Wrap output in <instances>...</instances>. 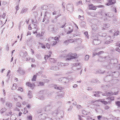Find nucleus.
Returning <instances> with one entry per match:
<instances>
[{
	"label": "nucleus",
	"mask_w": 120,
	"mask_h": 120,
	"mask_svg": "<svg viewBox=\"0 0 120 120\" xmlns=\"http://www.w3.org/2000/svg\"><path fill=\"white\" fill-rule=\"evenodd\" d=\"M49 30H51L53 33H55L57 32L58 28L53 25H50L49 27Z\"/></svg>",
	"instance_id": "obj_1"
},
{
	"label": "nucleus",
	"mask_w": 120,
	"mask_h": 120,
	"mask_svg": "<svg viewBox=\"0 0 120 120\" xmlns=\"http://www.w3.org/2000/svg\"><path fill=\"white\" fill-rule=\"evenodd\" d=\"M64 114L63 111L60 110L59 109L55 110L53 113V115L54 116H56L57 115H62L61 116Z\"/></svg>",
	"instance_id": "obj_2"
},
{
	"label": "nucleus",
	"mask_w": 120,
	"mask_h": 120,
	"mask_svg": "<svg viewBox=\"0 0 120 120\" xmlns=\"http://www.w3.org/2000/svg\"><path fill=\"white\" fill-rule=\"evenodd\" d=\"M108 74L110 75H112L115 77H117L118 76L119 73L118 71H114L112 72L111 71H109L108 73Z\"/></svg>",
	"instance_id": "obj_3"
},
{
	"label": "nucleus",
	"mask_w": 120,
	"mask_h": 120,
	"mask_svg": "<svg viewBox=\"0 0 120 120\" xmlns=\"http://www.w3.org/2000/svg\"><path fill=\"white\" fill-rule=\"evenodd\" d=\"M113 77L111 75L109 74L106 76L104 78V80L105 82H109L112 79Z\"/></svg>",
	"instance_id": "obj_4"
},
{
	"label": "nucleus",
	"mask_w": 120,
	"mask_h": 120,
	"mask_svg": "<svg viewBox=\"0 0 120 120\" xmlns=\"http://www.w3.org/2000/svg\"><path fill=\"white\" fill-rule=\"evenodd\" d=\"M59 82L62 83H66L68 81V80L64 77H62L59 79Z\"/></svg>",
	"instance_id": "obj_5"
},
{
	"label": "nucleus",
	"mask_w": 120,
	"mask_h": 120,
	"mask_svg": "<svg viewBox=\"0 0 120 120\" xmlns=\"http://www.w3.org/2000/svg\"><path fill=\"white\" fill-rule=\"evenodd\" d=\"M108 2L106 4V5L109 6L113 4L116 3V0H108Z\"/></svg>",
	"instance_id": "obj_6"
},
{
	"label": "nucleus",
	"mask_w": 120,
	"mask_h": 120,
	"mask_svg": "<svg viewBox=\"0 0 120 120\" xmlns=\"http://www.w3.org/2000/svg\"><path fill=\"white\" fill-rule=\"evenodd\" d=\"M93 42V44L96 45H98L100 43V40H98L97 37L96 39H94Z\"/></svg>",
	"instance_id": "obj_7"
},
{
	"label": "nucleus",
	"mask_w": 120,
	"mask_h": 120,
	"mask_svg": "<svg viewBox=\"0 0 120 120\" xmlns=\"http://www.w3.org/2000/svg\"><path fill=\"white\" fill-rule=\"evenodd\" d=\"M57 65L60 66H68V63H64L61 62H59L58 63Z\"/></svg>",
	"instance_id": "obj_8"
},
{
	"label": "nucleus",
	"mask_w": 120,
	"mask_h": 120,
	"mask_svg": "<svg viewBox=\"0 0 120 120\" xmlns=\"http://www.w3.org/2000/svg\"><path fill=\"white\" fill-rule=\"evenodd\" d=\"M72 53H70L67 54L66 56V57L67 58L66 59V60H70L72 59Z\"/></svg>",
	"instance_id": "obj_9"
},
{
	"label": "nucleus",
	"mask_w": 120,
	"mask_h": 120,
	"mask_svg": "<svg viewBox=\"0 0 120 120\" xmlns=\"http://www.w3.org/2000/svg\"><path fill=\"white\" fill-rule=\"evenodd\" d=\"M63 96V94H62V93H61V92H60L57 93L56 96V99H58L62 97Z\"/></svg>",
	"instance_id": "obj_10"
},
{
	"label": "nucleus",
	"mask_w": 120,
	"mask_h": 120,
	"mask_svg": "<svg viewBox=\"0 0 120 120\" xmlns=\"http://www.w3.org/2000/svg\"><path fill=\"white\" fill-rule=\"evenodd\" d=\"M106 39H109V40L105 42V44H108L112 43V42L113 40H110V39H111V38L109 36L107 37Z\"/></svg>",
	"instance_id": "obj_11"
},
{
	"label": "nucleus",
	"mask_w": 120,
	"mask_h": 120,
	"mask_svg": "<svg viewBox=\"0 0 120 120\" xmlns=\"http://www.w3.org/2000/svg\"><path fill=\"white\" fill-rule=\"evenodd\" d=\"M109 58L108 56H106L105 57H100L99 59L98 60L101 62H102L105 60V59L107 60Z\"/></svg>",
	"instance_id": "obj_12"
},
{
	"label": "nucleus",
	"mask_w": 120,
	"mask_h": 120,
	"mask_svg": "<svg viewBox=\"0 0 120 120\" xmlns=\"http://www.w3.org/2000/svg\"><path fill=\"white\" fill-rule=\"evenodd\" d=\"M46 105L45 107L44 108L45 111H48L51 108L50 107V105L49 104L48 105Z\"/></svg>",
	"instance_id": "obj_13"
},
{
	"label": "nucleus",
	"mask_w": 120,
	"mask_h": 120,
	"mask_svg": "<svg viewBox=\"0 0 120 120\" xmlns=\"http://www.w3.org/2000/svg\"><path fill=\"white\" fill-rule=\"evenodd\" d=\"M12 104L11 103L9 102H6V106L7 108H10L12 106Z\"/></svg>",
	"instance_id": "obj_14"
},
{
	"label": "nucleus",
	"mask_w": 120,
	"mask_h": 120,
	"mask_svg": "<svg viewBox=\"0 0 120 120\" xmlns=\"http://www.w3.org/2000/svg\"><path fill=\"white\" fill-rule=\"evenodd\" d=\"M17 72L20 74H23L24 73V72L23 71L21 68H19L18 70L17 71Z\"/></svg>",
	"instance_id": "obj_15"
},
{
	"label": "nucleus",
	"mask_w": 120,
	"mask_h": 120,
	"mask_svg": "<svg viewBox=\"0 0 120 120\" xmlns=\"http://www.w3.org/2000/svg\"><path fill=\"white\" fill-rule=\"evenodd\" d=\"M106 16H108L109 17H112L114 15L112 12H109L106 14H105Z\"/></svg>",
	"instance_id": "obj_16"
},
{
	"label": "nucleus",
	"mask_w": 120,
	"mask_h": 120,
	"mask_svg": "<svg viewBox=\"0 0 120 120\" xmlns=\"http://www.w3.org/2000/svg\"><path fill=\"white\" fill-rule=\"evenodd\" d=\"M50 69L55 70H57L59 69V68L58 66H54L51 67Z\"/></svg>",
	"instance_id": "obj_17"
},
{
	"label": "nucleus",
	"mask_w": 120,
	"mask_h": 120,
	"mask_svg": "<svg viewBox=\"0 0 120 120\" xmlns=\"http://www.w3.org/2000/svg\"><path fill=\"white\" fill-rule=\"evenodd\" d=\"M72 69L75 71L78 70H80L81 69V66H79V67H76V66H74L72 67Z\"/></svg>",
	"instance_id": "obj_18"
},
{
	"label": "nucleus",
	"mask_w": 120,
	"mask_h": 120,
	"mask_svg": "<svg viewBox=\"0 0 120 120\" xmlns=\"http://www.w3.org/2000/svg\"><path fill=\"white\" fill-rule=\"evenodd\" d=\"M91 27L93 30H98V29L97 26L95 25H93L91 26Z\"/></svg>",
	"instance_id": "obj_19"
},
{
	"label": "nucleus",
	"mask_w": 120,
	"mask_h": 120,
	"mask_svg": "<svg viewBox=\"0 0 120 120\" xmlns=\"http://www.w3.org/2000/svg\"><path fill=\"white\" fill-rule=\"evenodd\" d=\"M49 60L51 62L53 63H55L57 61V60L56 59H54V58H49Z\"/></svg>",
	"instance_id": "obj_20"
},
{
	"label": "nucleus",
	"mask_w": 120,
	"mask_h": 120,
	"mask_svg": "<svg viewBox=\"0 0 120 120\" xmlns=\"http://www.w3.org/2000/svg\"><path fill=\"white\" fill-rule=\"evenodd\" d=\"M103 26L106 28H108L110 26V25L107 23H104L103 24Z\"/></svg>",
	"instance_id": "obj_21"
},
{
	"label": "nucleus",
	"mask_w": 120,
	"mask_h": 120,
	"mask_svg": "<svg viewBox=\"0 0 120 120\" xmlns=\"http://www.w3.org/2000/svg\"><path fill=\"white\" fill-rule=\"evenodd\" d=\"M71 57L72 59H75L77 57V55L76 53H72Z\"/></svg>",
	"instance_id": "obj_22"
},
{
	"label": "nucleus",
	"mask_w": 120,
	"mask_h": 120,
	"mask_svg": "<svg viewBox=\"0 0 120 120\" xmlns=\"http://www.w3.org/2000/svg\"><path fill=\"white\" fill-rule=\"evenodd\" d=\"M111 92H106L104 94H102V95L103 96H109L110 95H111Z\"/></svg>",
	"instance_id": "obj_23"
},
{
	"label": "nucleus",
	"mask_w": 120,
	"mask_h": 120,
	"mask_svg": "<svg viewBox=\"0 0 120 120\" xmlns=\"http://www.w3.org/2000/svg\"><path fill=\"white\" fill-rule=\"evenodd\" d=\"M82 39L81 38H77L75 40V41H76L78 43H81L82 42Z\"/></svg>",
	"instance_id": "obj_24"
},
{
	"label": "nucleus",
	"mask_w": 120,
	"mask_h": 120,
	"mask_svg": "<svg viewBox=\"0 0 120 120\" xmlns=\"http://www.w3.org/2000/svg\"><path fill=\"white\" fill-rule=\"evenodd\" d=\"M26 85L28 86L31 87L33 86L34 84H31L30 82H27L26 83Z\"/></svg>",
	"instance_id": "obj_25"
},
{
	"label": "nucleus",
	"mask_w": 120,
	"mask_h": 120,
	"mask_svg": "<svg viewBox=\"0 0 120 120\" xmlns=\"http://www.w3.org/2000/svg\"><path fill=\"white\" fill-rule=\"evenodd\" d=\"M28 96L30 98L32 97V95L31 94V91H29V92L28 94Z\"/></svg>",
	"instance_id": "obj_26"
},
{
	"label": "nucleus",
	"mask_w": 120,
	"mask_h": 120,
	"mask_svg": "<svg viewBox=\"0 0 120 120\" xmlns=\"http://www.w3.org/2000/svg\"><path fill=\"white\" fill-rule=\"evenodd\" d=\"M27 10V9L25 8H23L21 10V13H23Z\"/></svg>",
	"instance_id": "obj_27"
},
{
	"label": "nucleus",
	"mask_w": 120,
	"mask_h": 120,
	"mask_svg": "<svg viewBox=\"0 0 120 120\" xmlns=\"http://www.w3.org/2000/svg\"><path fill=\"white\" fill-rule=\"evenodd\" d=\"M7 109L5 108H4L0 110V112L2 114Z\"/></svg>",
	"instance_id": "obj_28"
},
{
	"label": "nucleus",
	"mask_w": 120,
	"mask_h": 120,
	"mask_svg": "<svg viewBox=\"0 0 120 120\" xmlns=\"http://www.w3.org/2000/svg\"><path fill=\"white\" fill-rule=\"evenodd\" d=\"M82 113L84 115H87L88 114V112L84 109L82 110Z\"/></svg>",
	"instance_id": "obj_29"
},
{
	"label": "nucleus",
	"mask_w": 120,
	"mask_h": 120,
	"mask_svg": "<svg viewBox=\"0 0 120 120\" xmlns=\"http://www.w3.org/2000/svg\"><path fill=\"white\" fill-rule=\"evenodd\" d=\"M17 86V85L15 84L14 83L12 87V89L13 90L15 89L16 88V86Z\"/></svg>",
	"instance_id": "obj_30"
},
{
	"label": "nucleus",
	"mask_w": 120,
	"mask_h": 120,
	"mask_svg": "<svg viewBox=\"0 0 120 120\" xmlns=\"http://www.w3.org/2000/svg\"><path fill=\"white\" fill-rule=\"evenodd\" d=\"M67 10L70 12H72L74 11L73 8H66Z\"/></svg>",
	"instance_id": "obj_31"
},
{
	"label": "nucleus",
	"mask_w": 120,
	"mask_h": 120,
	"mask_svg": "<svg viewBox=\"0 0 120 120\" xmlns=\"http://www.w3.org/2000/svg\"><path fill=\"white\" fill-rule=\"evenodd\" d=\"M86 24V23L85 22L82 21L81 23V26L83 27H84Z\"/></svg>",
	"instance_id": "obj_32"
},
{
	"label": "nucleus",
	"mask_w": 120,
	"mask_h": 120,
	"mask_svg": "<svg viewBox=\"0 0 120 120\" xmlns=\"http://www.w3.org/2000/svg\"><path fill=\"white\" fill-rule=\"evenodd\" d=\"M36 75H34L32 79V80L33 81H35L36 80Z\"/></svg>",
	"instance_id": "obj_33"
},
{
	"label": "nucleus",
	"mask_w": 120,
	"mask_h": 120,
	"mask_svg": "<svg viewBox=\"0 0 120 120\" xmlns=\"http://www.w3.org/2000/svg\"><path fill=\"white\" fill-rule=\"evenodd\" d=\"M59 38L58 37H56L54 38V40L56 41H57V42H58L59 41Z\"/></svg>",
	"instance_id": "obj_34"
},
{
	"label": "nucleus",
	"mask_w": 120,
	"mask_h": 120,
	"mask_svg": "<svg viewBox=\"0 0 120 120\" xmlns=\"http://www.w3.org/2000/svg\"><path fill=\"white\" fill-rule=\"evenodd\" d=\"M57 43V41H56L54 40L52 41L51 42V43L53 45H56Z\"/></svg>",
	"instance_id": "obj_35"
},
{
	"label": "nucleus",
	"mask_w": 120,
	"mask_h": 120,
	"mask_svg": "<svg viewBox=\"0 0 120 120\" xmlns=\"http://www.w3.org/2000/svg\"><path fill=\"white\" fill-rule=\"evenodd\" d=\"M16 106L19 108L21 107V104L19 102H17L16 103Z\"/></svg>",
	"instance_id": "obj_36"
},
{
	"label": "nucleus",
	"mask_w": 120,
	"mask_h": 120,
	"mask_svg": "<svg viewBox=\"0 0 120 120\" xmlns=\"http://www.w3.org/2000/svg\"><path fill=\"white\" fill-rule=\"evenodd\" d=\"M77 30H76V31H75L76 32V33H75L73 34V36L74 37H75V36H76L78 35H79L80 34V33H79V32H77Z\"/></svg>",
	"instance_id": "obj_37"
},
{
	"label": "nucleus",
	"mask_w": 120,
	"mask_h": 120,
	"mask_svg": "<svg viewBox=\"0 0 120 120\" xmlns=\"http://www.w3.org/2000/svg\"><path fill=\"white\" fill-rule=\"evenodd\" d=\"M102 103L104 104L105 105H106L107 104H108V102L106 101H103L102 100H101V101H100Z\"/></svg>",
	"instance_id": "obj_38"
},
{
	"label": "nucleus",
	"mask_w": 120,
	"mask_h": 120,
	"mask_svg": "<svg viewBox=\"0 0 120 120\" xmlns=\"http://www.w3.org/2000/svg\"><path fill=\"white\" fill-rule=\"evenodd\" d=\"M57 19H53L52 20L51 22L53 23H56L57 21Z\"/></svg>",
	"instance_id": "obj_39"
},
{
	"label": "nucleus",
	"mask_w": 120,
	"mask_h": 120,
	"mask_svg": "<svg viewBox=\"0 0 120 120\" xmlns=\"http://www.w3.org/2000/svg\"><path fill=\"white\" fill-rule=\"evenodd\" d=\"M28 53L27 52L25 51V52L23 54V58H25L26 56L27 55Z\"/></svg>",
	"instance_id": "obj_40"
},
{
	"label": "nucleus",
	"mask_w": 120,
	"mask_h": 120,
	"mask_svg": "<svg viewBox=\"0 0 120 120\" xmlns=\"http://www.w3.org/2000/svg\"><path fill=\"white\" fill-rule=\"evenodd\" d=\"M24 111L23 112V113L24 114H25L27 113H28V111L27 110V109L26 108H24Z\"/></svg>",
	"instance_id": "obj_41"
},
{
	"label": "nucleus",
	"mask_w": 120,
	"mask_h": 120,
	"mask_svg": "<svg viewBox=\"0 0 120 120\" xmlns=\"http://www.w3.org/2000/svg\"><path fill=\"white\" fill-rule=\"evenodd\" d=\"M107 34L106 33H102L101 34V36L102 37H106V36H107Z\"/></svg>",
	"instance_id": "obj_42"
},
{
	"label": "nucleus",
	"mask_w": 120,
	"mask_h": 120,
	"mask_svg": "<svg viewBox=\"0 0 120 120\" xmlns=\"http://www.w3.org/2000/svg\"><path fill=\"white\" fill-rule=\"evenodd\" d=\"M69 40H68L65 41L64 42V44H65L66 45H68L69 43Z\"/></svg>",
	"instance_id": "obj_43"
},
{
	"label": "nucleus",
	"mask_w": 120,
	"mask_h": 120,
	"mask_svg": "<svg viewBox=\"0 0 120 120\" xmlns=\"http://www.w3.org/2000/svg\"><path fill=\"white\" fill-rule=\"evenodd\" d=\"M79 64L80 63H79L74 64V66H76V67H79L78 66L79 65Z\"/></svg>",
	"instance_id": "obj_44"
},
{
	"label": "nucleus",
	"mask_w": 120,
	"mask_h": 120,
	"mask_svg": "<svg viewBox=\"0 0 120 120\" xmlns=\"http://www.w3.org/2000/svg\"><path fill=\"white\" fill-rule=\"evenodd\" d=\"M51 55H47L45 56L44 58L45 60H47V59H48L49 57H50Z\"/></svg>",
	"instance_id": "obj_45"
},
{
	"label": "nucleus",
	"mask_w": 120,
	"mask_h": 120,
	"mask_svg": "<svg viewBox=\"0 0 120 120\" xmlns=\"http://www.w3.org/2000/svg\"><path fill=\"white\" fill-rule=\"evenodd\" d=\"M89 56L88 55H86L85 57V60H87L89 59Z\"/></svg>",
	"instance_id": "obj_46"
},
{
	"label": "nucleus",
	"mask_w": 120,
	"mask_h": 120,
	"mask_svg": "<svg viewBox=\"0 0 120 120\" xmlns=\"http://www.w3.org/2000/svg\"><path fill=\"white\" fill-rule=\"evenodd\" d=\"M68 40H69V43H72L75 41V40L73 39H69Z\"/></svg>",
	"instance_id": "obj_47"
},
{
	"label": "nucleus",
	"mask_w": 120,
	"mask_h": 120,
	"mask_svg": "<svg viewBox=\"0 0 120 120\" xmlns=\"http://www.w3.org/2000/svg\"><path fill=\"white\" fill-rule=\"evenodd\" d=\"M73 31V29H71L70 30H68L67 33V34H70Z\"/></svg>",
	"instance_id": "obj_48"
},
{
	"label": "nucleus",
	"mask_w": 120,
	"mask_h": 120,
	"mask_svg": "<svg viewBox=\"0 0 120 120\" xmlns=\"http://www.w3.org/2000/svg\"><path fill=\"white\" fill-rule=\"evenodd\" d=\"M108 99L110 100H114V97H109L108 98Z\"/></svg>",
	"instance_id": "obj_49"
},
{
	"label": "nucleus",
	"mask_w": 120,
	"mask_h": 120,
	"mask_svg": "<svg viewBox=\"0 0 120 120\" xmlns=\"http://www.w3.org/2000/svg\"><path fill=\"white\" fill-rule=\"evenodd\" d=\"M44 83L43 82H39V84L38 85V86H43L44 85Z\"/></svg>",
	"instance_id": "obj_50"
},
{
	"label": "nucleus",
	"mask_w": 120,
	"mask_h": 120,
	"mask_svg": "<svg viewBox=\"0 0 120 120\" xmlns=\"http://www.w3.org/2000/svg\"><path fill=\"white\" fill-rule=\"evenodd\" d=\"M98 81H98L97 79H96V80L93 79L91 81V82L93 83H95L97 82H98Z\"/></svg>",
	"instance_id": "obj_51"
},
{
	"label": "nucleus",
	"mask_w": 120,
	"mask_h": 120,
	"mask_svg": "<svg viewBox=\"0 0 120 120\" xmlns=\"http://www.w3.org/2000/svg\"><path fill=\"white\" fill-rule=\"evenodd\" d=\"M30 59V57L29 56H28L26 57V59H25V60H26L27 61H29Z\"/></svg>",
	"instance_id": "obj_52"
},
{
	"label": "nucleus",
	"mask_w": 120,
	"mask_h": 120,
	"mask_svg": "<svg viewBox=\"0 0 120 120\" xmlns=\"http://www.w3.org/2000/svg\"><path fill=\"white\" fill-rule=\"evenodd\" d=\"M39 98L40 99L42 100L44 98V97L43 95L40 96H39Z\"/></svg>",
	"instance_id": "obj_53"
},
{
	"label": "nucleus",
	"mask_w": 120,
	"mask_h": 120,
	"mask_svg": "<svg viewBox=\"0 0 120 120\" xmlns=\"http://www.w3.org/2000/svg\"><path fill=\"white\" fill-rule=\"evenodd\" d=\"M116 104L118 106H120V102L119 101H116Z\"/></svg>",
	"instance_id": "obj_54"
},
{
	"label": "nucleus",
	"mask_w": 120,
	"mask_h": 120,
	"mask_svg": "<svg viewBox=\"0 0 120 120\" xmlns=\"http://www.w3.org/2000/svg\"><path fill=\"white\" fill-rule=\"evenodd\" d=\"M14 110L15 111H20V109L17 107H16L14 108Z\"/></svg>",
	"instance_id": "obj_55"
},
{
	"label": "nucleus",
	"mask_w": 120,
	"mask_h": 120,
	"mask_svg": "<svg viewBox=\"0 0 120 120\" xmlns=\"http://www.w3.org/2000/svg\"><path fill=\"white\" fill-rule=\"evenodd\" d=\"M37 22L36 20L35 19H32V22L33 24L34 23H35Z\"/></svg>",
	"instance_id": "obj_56"
},
{
	"label": "nucleus",
	"mask_w": 120,
	"mask_h": 120,
	"mask_svg": "<svg viewBox=\"0 0 120 120\" xmlns=\"http://www.w3.org/2000/svg\"><path fill=\"white\" fill-rule=\"evenodd\" d=\"M94 93H95L96 94H99L101 93H102V92L101 91H95L94 92Z\"/></svg>",
	"instance_id": "obj_57"
},
{
	"label": "nucleus",
	"mask_w": 120,
	"mask_h": 120,
	"mask_svg": "<svg viewBox=\"0 0 120 120\" xmlns=\"http://www.w3.org/2000/svg\"><path fill=\"white\" fill-rule=\"evenodd\" d=\"M102 118V116L101 115H99L97 116V118L99 120H100V119Z\"/></svg>",
	"instance_id": "obj_58"
},
{
	"label": "nucleus",
	"mask_w": 120,
	"mask_h": 120,
	"mask_svg": "<svg viewBox=\"0 0 120 120\" xmlns=\"http://www.w3.org/2000/svg\"><path fill=\"white\" fill-rule=\"evenodd\" d=\"M6 14L3 13V15L1 16L2 18L4 19L5 16Z\"/></svg>",
	"instance_id": "obj_59"
},
{
	"label": "nucleus",
	"mask_w": 120,
	"mask_h": 120,
	"mask_svg": "<svg viewBox=\"0 0 120 120\" xmlns=\"http://www.w3.org/2000/svg\"><path fill=\"white\" fill-rule=\"evenodd\" d=\"M77 108L78 109H79L82 108V107L80 105H77Z\"/></svg>",
	"instance_id": "obj_60"
},
{
	"label": "nucleus",
	"mask_w": 120,
	"mask_h": 120,
	"mask_svg": "<svg viewBox=\"0 0 120 120\" xmlns=\"http://www.w3.org/2000/svg\"><path fill=\"white\" fill-rule=\"evenodd\" d=\"M47 48L48 49H49L50 48V45L48 43H47L46 45Z\"/></svg>",
	"instance_id": "obj_61"
},
{
	"label": "nucleus",
	"mask_w": 120,
	"mask_h": 120,
	"mask_svg": "<svg viewBox=\"0 0 120 120\" xmlns=\"http://www.w3.org/2000/svg\"><path fill=\"white\" fill-rule=\"evenodd\" d=\"M84 34L85 35H86V36L87 37V38H88V32L87 31L85 32V33Z\"/></svg>",
	"instance_id": "obj_62"
},
{
	"label": "nucleus",
	"mask_w": 120,
	"mask_h": 120,
	"mask_svg": "<svg viewBox=\"0 0 120 120\" xmlns=\"http://www.w3.org/2000/svg\"><path fill=\"white\" fill-rule=\"evenodd\" d=\"M41 46L43 48L45 49V45L43 44H41Z\"/></svg>",
	"instance_id": "obj_63"
},
{
	"label": "nucleus",
	"mask_w": 120,
	"mask_h": 120,
	"mask_svg": "<svg viewBox=\"0 0 120 120\" xmlns=\"http://www.w3.org/2000/svg\"><path fill=\"white\" fill-rule=\"evenodd\" d=\"M116 51L119 52L120 53V49L118 48H116Z\"/></svg>",
	"instance_id": "obj_64"
}]
</instances>
